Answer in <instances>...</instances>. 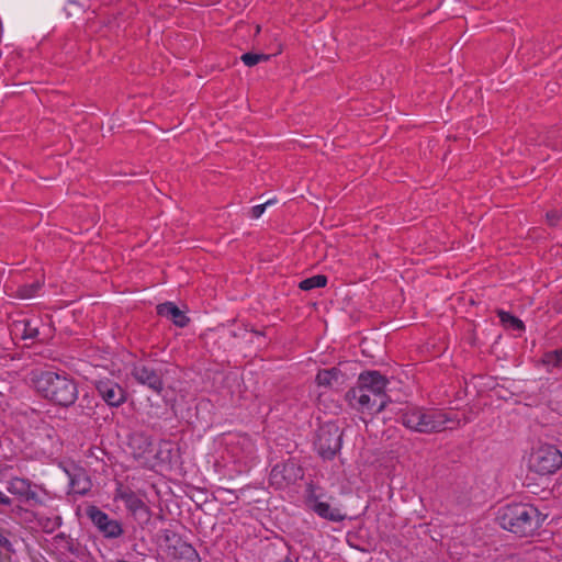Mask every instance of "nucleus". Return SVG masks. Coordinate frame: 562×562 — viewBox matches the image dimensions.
<instances>
[{
  "label": "nucleus",
  "mask_w": 562,
  "mask_h": 562,
  "mask_svg": "<svg viewBox=\"0 0 562 562\" xmlns=\"http://www.w3.org/2000/svg\"><path fill=\"white\" fill-rule=\"evenodd\" d=\"M8 490L12 494L26 496L27 498H30L31 496H34V493L31 492L30 483L23 479L15 477V479L11 480L9 483Z\"/></svg>",
  "instance_id": "ddd939ff"
},
{
  "label": "nucleus",
  "mask_w": 562,
  "mask_h": 562,
  "mask_svg": "<svg viewBox=\"0 0 562 562\" xmlns=\"http://www.w3.org/2000/svg\"><path fill=\"white\" fill-rule=\"evenodd\" d=\"M87 516L104 538L116 539L124 532L122 524L119 520L112 519L106 513L102 512L97 506L88 507Z\"/></svg>",
  "instance_id": "0eeeda50"
},
{
  "label": "nucleus",
  "mask_w": 562,
  "mask_h": 562,
  "mask_svg": "<svg viewBox=\"0 0 562 562\" xmlns=\"http://www.w3.org/2000/svg\"><path fill=\"white\" fill-rule=\"evenodd\" d=\"M400 420L406 428L420 434L440 432L450 428L449 424H459L453 414L423 407H407L401 414Z\"/></svg>",
  "instance_id": "7ed1b4c3"
},
{
  "label": "nucleus",
  "mask_w": 562,
  "mask_h": 562,
  "mask_svg": "<svg viewBox=\"0 0 562 562\" xmlns=\"http://www.w3.org/2000/svg\"><path fill=\"white\" fill-rule=\"evenodd\" d=\"M0 504L11 505V499L0 491Z\"/></svg>",
  "instance_id": "393cba45"
},
{
  "label": "nucleus",
  "mask_w": 562,
  "mask_h": 562,
  "mask_svg": "<svg viewBox=\"0 0 562 562\" xmlns=\"http://www.w3.org/2000/svg\"><path fill=\"white\" fill-rule=\"evenodd\" d=\"M40 283L38 282H35V283H32L30 285H23L19 289V295L22 297V299H31L33 297L36 292L38 291L40 289Z\"/></svg>",
  "instance_id": "4be33fe9"
},
{
  "label": "nucleus",
  "mask_w": 562,
  "mask_h": 562,
  "mask_svg": "<svg viewBox=\"0 0 562 562\" xmlns=\"http://www.w3.org/2000/svg\"><path fill=\"white\" fill-rule=\"evenodd\" d=\"M15 330L21 331L23 339H34L38 335L37 327L32 325V323L29 321H23L15 324Z\"/></svg>",
  "instance_id": "a211bd4d"
},
{
  "label": "nucleus",
  "mask_w": 562,
  "mask_h": 562,
  "mask_svg": "<svg viewBox=\"0 0 562 562\" xmlns=\"http://www.w3.org/2000/svg\"><path fill=\"white\" fill-rule=\"evenodd\" d=\"M243 440H244L245 442H249L248 438H246V437H245V438H243Z\"/></svg>",
  "instance_id": "7c9ffc66"
},
{
  "label": "nucleus",
  "mask_w": 562,
  "mask_h": 562,
  "mask_svg": "<svg viewBox=\"0 0 562 562\" xmlns=\"http://www.w3.org/2000/svg\"><path fill=\"white\" fill-rule=\"evenodd\" d=\"M282 473V470H281V467L280 465H276L272 470H271V473H270V479L272 482H274L277 480V477Z\"/></svg>",
  "instance_id": "b1692460"
},
{
  "label": "nucleus",
  "mask_w": 562,
  "mask_h": 562,
  "mask_svg": "<svg viewBox=\"0 0 562 562\" xmlns=\"http://www.w3.org/2000/svg\"><path fill=\"white\" fill-rule=\"evenodd\" d=\"M316 447L324 459H333L341 448V432L336 425L321 427Z\"/></svg>",
  "instance_id": "423d86ee"
},
{
  "label": "nucleus",
  "mask_w": 562,
  "mask_h": 562,
  "mask_svg": "<svg viewBox=\"0 0 562 562\" xmlns=\"http://www.w3.org/2000/svg\"><path fill=\"white\" fill-rule=\"evenodd\" d=\"M180 558L182 562H200V558L195 549L190 544H182L180 547Z\"/></svg>",
  "instance_id": "aec40b11"
},
{
  "label": "nucleus",
  "mask_w": 562,
  "mask_h": 562,
  "mask_svg": "<svg viewBox=\"0 0 562 562\" xmlns=\"http://www.w3.org/2000/svg\"><path fill=\"white\" fill-rule=\"evenodd\" d=\"M114 499L122 501L127 510L135 517H144L148 519L149 509L144 501L136 495L131 488L123 487L121 484L117 486Z\"/></svg>",
  "instance_id": "9d476101"
},
{
  "label": "nucleus",
  "mask_w": 562,
  "mask_h": 562,
  "mask_svg": "<svg viewBox=\"0 0 562 562\" xmlns=\"http://www.w3.org/2000/svg\"><path fill=\"white\" fill-rule=\"evenodd\" d=\"M280 562H296V561H294L293 559H291V558L288 555V557H285V558H284L282 561H280Z\"/></svg>",
  "instance_id": "cd10ccee"
},
{
  "label": "nucleus",
  "mask_w": 562,
  "mask_h": 562,
  "mask_svg": "<svg viewBox=\"0 0 562 562\" xmlns=\"http://www.w3.org/2000/svg\"><path fill=\"white\" fill-rule=\"evenodd\" d=\"M498 316H499V319L503 323V325L507 326L508 328H512V329L518 330V331L524 330L525 326H524L522 321L513 316L508 312L499 311Z\"/></svg>",
  "instance_id": "2eb2a0df"
},
{
  "label": "nucleus",
  "mask_w": 562,
  "mask_h": 562,
  "mask_svg": "<svg viewBox=\"0 0 562 562\" xmlns=\"http://www.w3.org/2000/svg\"><path fill=\"white\" fill-rule=\"evenodd\" d=\"M241 61L248 66L254 67L261 61H267L270 59V55L268 54H257V53H245L240 57Z\"/></svg>",
  "instance_id": "6ab92c4d"
},
{
  "label": "nucleus",
  "mask_w": 562,
  "mask_h": 562,
  "mask_svg": "<svg viewBox=\"0 0 562 562\" xmlns=\"http://www.w3.org/2000/svg\"><path fill=\"white\" fill-rule=\"evenodd\" d=\"M131 374L139 384L147 386L154 393L161 394L164 391L162 373L151 364L143 362L135 363Z\"/></svg>",
  "instance_id": "6e6552de"
},
{
  "label": "nucleus",
  "mask_w": 562,
  "mask_h": 562,
  "mask_svg": "<svg viewBox=\"0 0 562 562\" xmlns=\"http://www.w3.org/2000/svg\"><path fill=\"white\" fill-rule=\"evenodd\" d=\"M549 215V220L552 221V220H558V213L555 212H552V213H548Z\"/></svg>",
  "instance_id": "bb28decb"
},
{
  "label": "nucleus",
  "mask_w": 562,
  "mask_h": 562,
  "mask_svg": "<svg viewBox=\"0 0 562 562\" xmlns=\"http://www.w3.org/2000/svg\"><path fill=\"white\" fill-rule=\"evenodd\" d=\"M272 203H274V200L270 199V200L266 201L265 203L256 204V205L251 206L250 211H265L266 207L271 205Z\"/></svg>",
  "instance_id": "5701e85b"
},
{
  "label": "nucleus",
  "mask_w": 562,
  "mask_h": 562,
  "mask_svg": "<svg viewBox=\"0 0 562 562\" xmlns=\"http://www.w3.org/2000/svg\"><path fill=\"white\" fill-rule=\"evenodd\" d=\"M306 504L316 515L329 521L338 522L346 517L338 507H333L327 502L321 501L319 497L313 493L307 496Z\"/></svg>",
  "instance_id": "9b49d317"
},
{
  "label": "nucleus",
  "mask_w": 562,
  "mask_h": 562,
  "mask_svg": "<svg viewBox=\"0 0 562 562\" xmlns=\"http://www.w3.org/2000/svg\"><path fill=\"white\" fill-rule=\"evenodd\" d=\"M542 363L548 368L562 367V348L546 352L542 357Z\"/></svg>",
  "instance_id": "dca6fc26"
},
{
  "label": "nucleus",
  "mask_w": 562,
  "mask_h": 562,
  "mask_svg": "<svg viewBox=\"0 0 562 562\" xmlns=\"http://www.w3.org/2000/svg\"><path fill=\"white\" fill-rule=\"evenodd\" d=\"M158 315L166 317L178 327H184L189 323V318L172 302H166L157 306Z\"/></svg>",
  "instance_id": "f8f14e48"
},
{
  "label": "nucleus",
  "mask_w": 562,
  "mask_h": 562,
  "mask_svg": "<svg viewBox=\"0 0 562 562\" xmlns=\"http://www.w3.org/2000/svg\"><path fill=\"white\" fill-rule=\"evenodd\" d=\"M36 387L46 398L61 406L72 405L78 397V389L74 380L52 371L40 373Z\"/></svg>",
  "instance_id": "20e7f679"
},
{
  "label": "nucleus",
  "mask_w": 562,
  "mask_h": 562,
  "mask_svg": "<svg viewBox=\"0 0 562 562\" xmlns=\"http://www.w3.org/2000/svg\"><path fill=\"white\" fill-rule=\"evenodd\" d=\"M70 483L74 493L77 494H85L90 487V482L86 476L71 477Z\"/></svg>",
  "instance_id": "412c9836"
},
{
  "label": "nucleus",
  "mask_w": 562,
  "mask_h": 562,
  "mask_svg": "<svg viewBox=\"0 0 562 562\" xmlns=\"http://www.w3.org/2000/svg\"><path fill=\"white\" fill-rule=\"evenodd\" d=\"M327 284V277L324 274H316L311 278L304 279L300 282L299 288L303 291H310L316 288H323Z\"/></svg>",
  "instance_id": "4468645a"
},
{
  "label": "nucleus",
  "mask_w": 562,
  "mask_h": 562,
  "mask_svg": "<svg viewBox=\"0 0 562 562\" xmlns=\"http://www.w3.org/2000/svg\"><path fill=\"white\" fill-rule=\"evenodd\" d=\"M528 464L540 475L552 474L562 467V452L553 445H540L530 453Z\"/></svg>",
  "instance_id": "39448f33"
},
{
  "label": "nucleus",
  "mask_w": 562,
  "mask_h": 562,
  "mask_svg": "<svg viewBox=\"0 0 562 562\" xmlns=\"http://www.w3.org/2000/svg\"><path fill=\"white\" fill-rule=\"evenodd\" d=\"M98 394L112 407H119L126 401L125 390L116 382L109 379H101L94 383Z\"/></svg>",
  "instance_id": "1a4fd4ad"
},
{
  "label": "nucleus",
  "mask_w": 562,
  "mask_h": 562,
  "mask_svg": "<svg viewBox=\"0 0 562 562\" xmlns=\"http://www.w3.org/2000/svg\"><path fill=\"white\" fill-rule=\"evenodd\" d=\"M260 30H261L260 25H257L256 26V33L258 34L260 32Z\"/></svg>",
  "instance_id": "c756f323"
},
{
  "label": "nucleus",
  "mask_w": 562,
  "mask_h": 562,
  "mask_svg": "<svg viewBox=\"0 0 562 562\" xmlns=\"http://www.w3.org/2000/svg\"><path fill=\"white\" fill-rule=\"evenodd\" d=\"M259 215H261V212L254 213V217H255V218H258V217H259Z\"/></svg>",
  "instance_id": "c85d7f7f"
},
{
  "label": "nucleus",
  "mask_w": 562,
  "mask_h": 562,
  "mask_svg": "<svg viewBox=\"0 0 562 562\" xmlns=\"http://www.w3.org/2000/svg\"><path fill=\"white\" fill-rule=\"evenodd\" d=\"M496 520L503 529L520 537L533 535L541 524L539 510L535 506L525 503L508 504L501 507Z\"/></svg>",
  "instance_id": "f03ea898"
},
{
  "label": "nucleus",
  "mask_w": 562,
  "mask_h": 562,
  "mask_svg": "<svg viewBox=\"0 0 562 562\" xmlns=\"http://www.w3.org/2000/svg\"><path fill=\"white\" fill-rule=\"evenodd\" d=\"M0 546L3 548H8L10 546V541L3 535L0 533Z\"/></svg>",
  "instance_id": "a878e982"
},
{
  "label": "nucleus",
  "mask_w": 562,
  "mask_h": 562,
  "mask_svg": "<svg viewBox=\"0 0 562 562\" xmlns=\"http://www.w3.org/2000/svg\"><path fill=\"white\" fill-rule=\"evenodd\" d=\"M387 380L378 371L361 373L358 383L347 393L351 406L368 413H379L386 405Z\"/></svg>",
  "instance_id": "f257e3e1"
},
{
  "label": "nucleus",
  "mask_w": 562,
  "mask_h": 562,
  "mask_svg": "<svg viewBox=\"0 0 562 562\" xmlns=\"http://www.w3.org/2000/svg\"><path fill=\"white\" fill-rule=\"evenodd\" d=\"M338 380V370L333 368L329 370H322L316 375V383L322 386H330L333 381Z\"/></svg>",
  "instance_id": "f3484780"
}]
</instances>
